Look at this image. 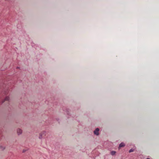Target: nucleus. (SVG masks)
<instances>
[{"label":"nucleus","instance_id":"nucleus-6","mask_svg":"<svg viewBox=\"0 0 159 159\" xmlns=\"http://www.w3.org/2000/svg\"><path fill=\"white\" fill-rule=\"evenodd\" d=\"M125 146V144L123 143H120V148L124 147Z\"/></svg>","mask_w":159,"mask_h":159},{"label":"nucleus","instance_id":"nucleus-3","mask_svg":"<svg viewBox=\"0 0 159 159\" xmlns=\"http://www.w3.org/2000/svg\"><path fill=\"white\" fill-rule=\"evenodd\" d=\"M22 133V130L20 129H17V133L18 134H21Z\"/></svg>","mask_w":159,"mask_h":159},{"label":"nucleus","instance_id":"nucleus-8","mask_svg":"<svg viewBox=\"0 0 159 159\" xmlns=\"http://www.w3.org/2000/svg\"><path fill=\"white\" fill-rule=\"evenodd\" d=\"M27 150V149H24L23 150V152H25Z\"/></svg>","mask_w":159,"mask_h":159},{"label":"nucleus","instance_id":"nucleus-5","mask_svg":"<svg viewBox=\"0 0 159 159\" xmlns=\"http://www.w3.org/2000/svg\"><path fill=\"white\" fill-rule=\"evenodd\" d=\"M116 153V152L114 151H112L111 152V154L112 155H115V154Z\"/></svg>","mask_w":159,"mask_h":159},{"label":"nucleus","instance_id":"nucleus-7","mask_svg":"<svg viewBox=\"0 0 159 159\" xmlns=\"http://www.w3.org/2000/svg\"><path fill=\"white\" fill-rule=\"evenodd\" d=\"M134 151V149H130L129 151V152H133Z\"/></svg>","mask_w":159,"mask_h":159},{"label":"nucleus","instance_id":"nucleus-2","mask_svg":"<svg viewBox=\"0 0 159 159\" xmlns=\"http://www.w3.org/2000/svg\"><path fill=\"white\" fill-rule=\"evenodd\" d=\"M99 129L98 128H96L95 130L94 131V134L97 135H98L99 134Z\"/></svg>","mask_w":159,"mask_h":159},{"label":"nucleus","instance_id":"nucleus-1","mask_svg":"<svg viewBox=\"0 0 159 159\" xmlns=\"http://www.w3.org/2000/svg\"><path fill=\"white\" fill-rule=\"evenodd\" d=\"M46 135V132L45 131H43L41 132L39 136V138L40 139L43 138Z\"/></svg>","mask_w":159,"mask_h":159},{"label":"nucleus","instance_id":"nucleus-4","mask_svg":"<svg viewBox=\"0 0 159 159\" xmlns=\"http://www.w3.org/2000/svg\"><path fill=\"white\" fill-rule=\"evenodd\" d=\"M9 99V97H7L5 98V99L3 101H2V103L4 102L5 101H8Z\"/></svg>","mask_w":159,"mask_h":159}]
</instances>
